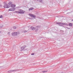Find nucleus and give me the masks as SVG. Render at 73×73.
Segmentation results:
<instances>
[{
  "label": "nucleus",
  "instance_id": "1",
  "mask_svg": "<svg viewBox=\"0 0 73 73\" xmlns=\"http://www.w3.org/2000/svg\"><path fill=\"white\" fill-rule=\"evenodd\" d=\"M15 71H18V70H11L8 71V73H12L13 72H15Z\"/></svg>",
  "mask_w": 73,
  "mask_h": 73
},
{
  "label": "nucleus",
  "instance_id": "2",
  "mask_svg": "<svg viewBox=\"0 0 73 73\" xmlns=\"http://www.w3.org/2000/svg\"><path fill=\"white\" fill-rule=\"evenodd\" d=\"M4 8H9V7L8 6L7 4L6 3H5V5L4 6Z\"/></svg>",
  "mask_w": 73,
  "mask_h": 73
},
{
  "label": "nucleus",
  "instance_id": "3",
  "mask_svg": "<svg viewBox=\"0 0 73 73\" xmlns=\"http://www.w3.org/2000/svg\"><path fill=\"white\" fill-rule=\"evenodd\" d=\"M17 32H14V33H12V35L13 36H17Z\"/></svg>",
  "mask_w": 73,
  "mask_h": 73
},
{
  "label": "nucleus",
  "instance_id": "4",
  "mask_svg": "<svg viewBox=\"0 0 73 73\" xmlns=\"http://www.w3.org/2000/svg\"><path fill=\"white\" fill-rule=\"evenodd\" d=\"M16 9L15 8H10L9 9V11H15Z\"/></svg>",
  "mask_w": 73,
  "mask_h": 73
},
{
  "label": "nucleus",
  "instance_id": "5",
  "mask_svg": "<svg viewBox=\"0 0 73 73\" xmlns=\"http://www.w3.org/2000/svg\"><path fill=\"white\" fill-rule=\"evenodd\" d=\"M12 4V2H9V3L7 5L8 6H9V7H10L11 6V5H12L11 4Z\"/></svg>",
  "mask_w": 73,
  "mask_h": 73
},
{
  "label": "nucleus",
  "instance_id": "6",
  "mask_svg": "<svg viewBox=\"0 0 73 73\" xmlns=\"http://www.w3.org/2000/svg\"><path fill=\"white\" fill-rule=\"evenodd\" d=\"M25 46H24L23 47L21 48V52L23 51V49H25Z\"/></svg>",
  "mask_w": 73,
  "mask_h": 73
},
{
  "label": "nucleus",
  "instance_id": "7",
  "mask_svg": "<svg viewBox=\"0 0 73 73\" xmlns=\"http://www.w3.org/2000/svg\"><path fill=\"white\" fill-rule=\"evenodd\" d=\"M24 12H25L24 11H22V10H21V11L19 12V13H22V14L24 13Z\"/></svg>",
  "mask_w": 73,
  "mask_h": 73
},
{
  "label": "nucleus",
  "instance_id": "8",
  "mask_svg": "<svg viewBox=\"0 0 73 73\" xmlns=\"http://www.w3.org/2000/svg\"><path fill=\"white\" fill-rule=\"evenodd\" d=\"M31 28L32 30H33V31H34V30H35V28L33 27H31Z\"/></svg>",
  "mask_w": 73,
  "mask_h": 73
},
{
  "label": "nucleus",
  "instance_id": "9",
  "mask_svg": "<svg viewBox=\"0 0 73 73\" xmlns=\"http://www.w3.org/2000/svg\"><path fill=\"white\" fill-rule=\"evenodd\" d=\"M11 6L12 8H15V5L13 4H12Z\"/></svg>",
  "mask_w": 73,
  "mask_h": 73
},
{
  "label": "nucleus",
  "instance_id": "10",
  "mask_svg": "<svg viewBox=\"0 0 73 73\" xmlns=\"http://www.w3.org/2000/svg\"><path fill=\"white\" fill-rule=\"evenodd\" d=\"M69 25L70 27H72L73 25L72 23H69Z\"/></svg>",
  "mask_w": 73,
  "mask_h": 73
},
{
  "label": "nucleus",
  "instance_id": "11",
  "mask_svg": "<svg viewBox=\"0 0 73 73\" xmlns=\"http://www.w3.org/2000/svg\"><path fill=\"white\" fill-rule=\"evenodd\" d=\"M3 27V25L1 24L0 25V28H1Z\"/></svg>",
  "mask_w": 73,
  "mask_h": 73
},
{
  "label": "nucleus",
  "instance_id": "12",
  "mask_svg": "<svg viewBox=\"0 0 73 73\" xmlns=\"http://www.w3.org/2000/svg\"><path fill=\"white\" fill-rule=\"evenodd\" d=\"M34 8L31 7L29 9V11H31V10H33Z\"/></svg>",
  "mask_w": 73,
  "mask_h": 73
},
{
  "label": "nucleus",
  "instance_id": "13",
  "mask_svg": "<svg viewBox=\"0 0 73 73\" xmlns=\"http://www.w3.org/2000/svg\"><path fill=\"white\" fill-rule=\"evenodd\" d=\"M62 23H57L58 24H59V25H62Z\"/></svg>",
  "mask_w": 73,
  "mask_h": 73
},
{
  "label": "nucleus",
  "instance_id": "14",
  "mask_svg": "<svg viewBox=\"0 0 73 73\" xmlns=\"http://www.w3.org/2000/svg\"><path fill=\"white\" fill-rule=\"evenodd\" d=\"M32 17H34V18L36 17V16L35 15H32Z\"/></svg>",
  "mask_w": 73,
  "mask_h": 73
},
{
  "label": "nucleus",
  "instance_id": "15",
  "mask_svg": "<svg viewBox=\"0 0 73 73\" xmlns=\"http://www.w3.org/2000/svg\"><path fill=\"white\" fill-rule=\"evenodd\" d=\"M37 1L40 2V3H42V0H37Z\"/></svg>",
  "mask_w": 73,
  "mask_h": 73
},
{
  "label": "nucleus",
  "instance_id": "16",
  "mask_svg": "<svg viewBox=\"0 0 73 73\" xmlns=\"http://www.w3.org/2000/svg\"><path fill=\"white\" fill-rule=\"evenodd\" d=\"M29 32V31L28 30H27V31H24V33H26L27 32Z\"/></svg>",
  "mask_w": 73,
  "mask_h": 73
},
{
  "label": "nucleus",
  "instance_id": "17",
  "mask_svg": "<svg viewBox=\"0 0 73 73\" xmlns=\"http://www.w3.org/2000/svg\"><path fill=\"white\" fill-rule=\"evenodd\" d=\"M46 72H47V71H42V72H43V73H46Z\"/></svg>",
  "mask_w": 73,
  "mask_h": 73
},
{
  "label": "nucleus",
  "instance_id": "18",
  "mask_svg": "<svg viewBox=\"0 0 73 73\" xmlns=\"http://www.w3.org/2000/svg\"><path fill=\"white\" fill-rule=\"evenodd\" d=\"M15 13H20V12L19 11H15Z\"/></svg>",
  "mask_w": 73,
  "mask_h": 73
},
{
  "label": "nucleus",
  "instance_id": "19",
  "mask_svg": "<svg viewBox=\"0 0 73 73\" xmlns=\"http://www.w3.org/2000/svg\"><path fill=\"white\" fill-rule=\"evenodd\" d=\"M29 15L30 16H31V17L32 16V15H33V14H29Z\"/></svg>",
  "mask_w": 73,
  "mask_h": 73
},
{
  "label": "nucleus",
  "instance_id": "20",
  "mask_svg": "<svg viewBox=\"0 0 73 73\" xmlns=\"http://www.w3.org/2000/svg\"><path fill=\"white\" fill-rule=\"evenodd\" d=\"M3 17L1 15H0V18H3Z\"/></svg>",
  "mask_w": 73,
  "mask_h": 73
},
{
  "label": "nucleus",
  "instance_id": "21",
  "mask_svg": "<svg viewBox=\"0 0 73 73\" xmlns=\"http://www.w3.org/2000/svg\"><path fill=\"white\" fill-rule=\"evenodd\" d=\"M13 28L14 29H16V27H13Z\"/></svg>",
  "mask_w": 73,
  "mask_h": 73
},
{
  "label": "nucleus",
  "instance_id": "22",
  "mask_svg": "<svg viewBox=\"0 0 73 73\" xmlns=\"http://www.w3.org/2000/svg\"><path fill=\"white\" fill-rule=\"evenodd\" d=\"M38 30V29H35L36 31H37Z\"/></svg>",
  "mask_w": 73,
  "mask_h": 73
},
{
  "label": "nucleus",
  "instance_id": "23",
  "mask_svg": "<svg viewBox=\"0 0 73 73\" xmlns=\"http://www.w3.org/2000/svg\"><path fill=\"white\" fill-rule=\"evenodd\" d=\"M35 54L34 53H32L31 54V55H34Z\"/></svg>",
  "mask_w": 73,
  "mask_h": 73
},
{
  "label": "nucleus",
  "instance_id": "24",
  "mask_svg": "<svg viewBox=\"0 0 73 73\" xmlns=\"http://www.w3.org/2000/svg\"><path fill=\"white\" fill-rule=\"evenodd\" d=\"M10 33H11L10 32H9L8 33V34L9 35V34H10Z\"/></svg>",
  "mask_w": 73,
  "mask_h": 73
},
{
  "label": "nucleus",
  "instance_id": "25",
  "mask_svg": "<svg viewBox=\"0 0 73 73\" xmlns=\"http://www.w3.org/2000/svg\"><path fill=\"white\" fill-rule=\"evenodd\" d=\"M65 24H66V23H62V25H65Z\"/></svg>",
  "mask_w": 73,
  "mask_h": 73
},
{
  "label": "nucleus",
  "instance_id": "26",
  "mask_svg": "<svg viewBox=\"0 0 73 73\" xmlns=\"http://www.w3.org/2000/svg\"><path fill=\"white\" fill-rule=\"evenodd\" d=\"M66 28H67V29H70V28H68V27H66Z\"/></svg>",
  "mask_w": 73,
  "mask_h": 73
},
{
  "label": "nucleus",
  "instance_id": "27",
  "mask_svg": "<svg viewBox=\"0 0 73 73\" xmlns=\"http://www.w3.org/2000/svg\"><path fill=\"white\" fill-rule=\"evenodd\" d=\"M65 25H67V26H68V25H68V24H65Z\"/></svg>",
  "mask_w": 73,
  "mask_h": 73
},
{
  "label": "nucleus",
  "instance_id": "28",
  "mask_svg": "<svg viewBox=\"0 0 73 73\" xmlns=\"http://www.w3.org/2000/svg\"><path fill=\"white\" fill-rule=\"evenodd\" d=\"M37 28H39V27H38V26L37 27Z\"/></svg>",
  "mask_w": 73,
  "mask_h": 73
},
{
  "label": "nucleus",
  "instance_id": "29",
  "mask_svg": "<svg viewBox=\"0 0 73 73\" xmlns=\"http://www.w3.org/2000/svg\"><path fill=\"white\" fill-rule=\"evenodd\" d=\"M1 6H2V5H1V4H0V7H1Z\"/></svg>",
  "mask_w": 73,
  "mask_h": 73
},
{
  "label": "nucleus",
  "instance_id": "30",
  "mask_svg": "<svg viewBox=\"0 0 73 73\" xmlns=\"http://www.w3.org/2000/svg\"><path fill=\"white\" fill-rule=\"evenodd\" d=\"M71 21H73V20H72Z\"/></svg>",
  "mask_w": 73,
  "mask_h": 73
}]
</instances>
